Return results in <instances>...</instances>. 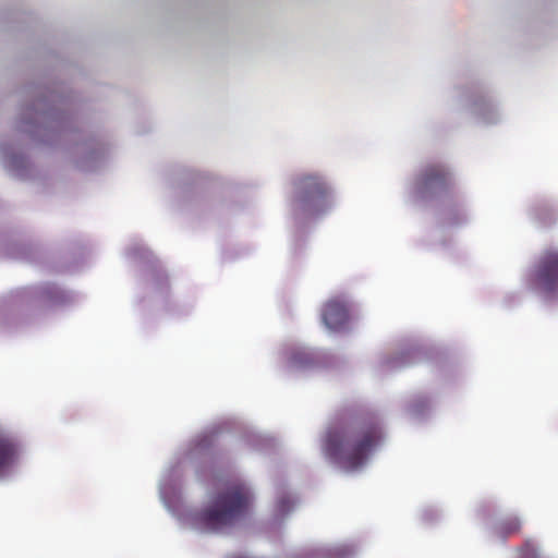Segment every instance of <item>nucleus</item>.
I'll list each match as a JSON object with an SVG mask.
<instances>
[{
    "mask_svg": "<svg viewBox=\"0 0 558 558\" xmlns=\"http://www.w3.org/2000/svg\"><path fill=\"white\" fill-rule=\"evenodd\" d=\"M451 182V173L440 163L426 166L416 180L422 191H445L450 187Z\"/></svg>",
    "mask_w": 558,
    "mask_h": 558,
    "instance_id": "nucleus-5",
    "label": "nucleus"
},
{
    "mask_svg": "<svg viewBox=\"0 0 558 558\" xmlns=\"http://www.w3.org/2000/svg\"><path fill=\"white\" fill-rule=\"evenodd\" d=\"M527 287L541 294L551 296L558 292V248L547 247L538 256L526 276Z\"/></svg>",
    "mask_w": 558,
    "mask_h": 558,
    "instance_id": "nucleus-4",
    "label": "nucleus"
},
{
    "mask_svg": "<svg viewBox=\"0 0 558 558\" xmlns=\"http://www.w3.org/2000/svg\"><path fill=\"white\" fill-rule=\"evenodd\" d=\"M294 507V500L289 495H282L277 500V511L279 514L284 515L289 513Z\"/></svg>",
    "mask_w": 558,
    "mask_h": 558,
    "instance_id": "nucleus-8",
    "label": "nucleus"
},
{
    "mask_svg": "<svg viewBox=\"0 0 558 558\" xmlns=\"http://www.w3.org/2000/svg\"><path fill=\"white\" fill-rule=\"evenodd\" d=\"M294 202L299 209L316 214L328 206L330 189L317 174H304L293 180Z\"/></svg>",
    "mask_w": 558,
    "mask_h": 558,
    "instance_id": "nucleus-3",
    "label": "nucleus"
},
{
    "mask_svg": "<svg viewBox=\"0 0 558 558\" xmlns=\"http://www.w3.org/2000/svg\"><path fill=\"white\" fill-rule=\"evenodd\" d=\"M322 319L328 329L341 330L349 320L347 304L338 298L330 299L323 307Z\"/></svg>",
    "mask_w": 558,
    "mask_h": 558,
    "instance_id": "nucleus-6",
    "label": "nucleus"
},
{
    "mask_svg": "<svg viewBox=\"0 0 558 558\" xmlns=\"http://www.w3.org/2000/svg\"><path fill=\"white\" fill-rule=\"evenodd\" d=\"M17 446L15 441L0 434V476H2L16 461Z\"/></svg>",
    "mask_w": 558,
    "mask_h": 558,
    "instance_id": "nucleus-7",
    "label": "nucleus"
},
{
    "mask_svg": "<svg viewBox=\"0 0 558 558\" xmlns=\"http://www.w3.org/2000/svg\"><path fill=\"white\" fill-rule=\"evenodd\" d=\"M520 527H521V523H520L519 519H517V518H511V519L505 521L501 525V530L506 534L517 533L520 530Z\"/></svg>",
    "mask_w": 558,
    "mask_h": 558,
    "instance_id": "nucleus-9",
    "label": "nucleus"
},
{
    "mask_svg": "<svg viewBox=\"0 0 558 558\" xmlns=\"http://www.w3.org/2000/svg\"><path fill=\"white\" fill-rule=\"evenodd\" d=\"M383 439L377 417L373 414L350 416L327 432L326 454L347 471H355L364 465L371 453Z\"/></svg>",
    "mask_w": 558,
    "mask_h": 558,
    "instance_id": "nucleus-1",
    "label": "nucleus"
},
{
    "mask_svg": "<svg viewBox=\"0 0 558 558\" xmlns=\"http://www.w3.org/2000/svg\"><path fill=\"white\" fill-rule=\"evenodd\" d=\"M293 362H294V364H298L301 366L307 365L310 363V357L305 354L298 353V354H294Z\"/></svg>",
    "mask_w": 558,
    "mask_h": 558,
    "instance_id": "nucleus-10",
    "label": "nucleus"
},
{
    "mask_svg": "<svg viewBox=\"0 0 558 558\" xmlns=\"http://www.w3.org/2000/svg\"><path fill=\"white\" fill-rule=\"evenodd\" d=\"M251 501L248 487L242 483H232L193 515V523L204 532H221L247 512Z\"/></svg>",
    "mask_w": 558,
    "mask_h": 558,
    "instance_id": "nucleus-2",
    "label": "nucleus"
}]
</instances>
